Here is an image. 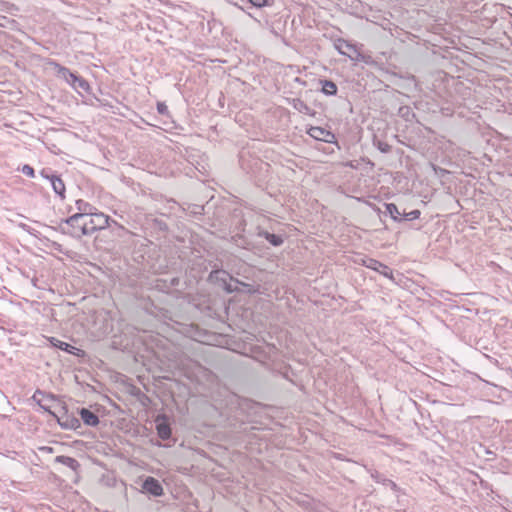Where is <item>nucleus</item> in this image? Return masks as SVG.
<instances>
[{
    "label": "nucleus",
    "mask_w": 512,
    "mask_h": 512,
    "mask_svg": "<svg viewBox=\"0 0 512 512\" xmlns=\"http://www.w3.org/2000/svg\"><path fill=\"white\" fill-rule=\"evenodd\" d=\"M90 211V205L85 204V207H79V212L66 219V224L69 228V234L73 237H81L83 235H90L87 224V211Z\"/></svg>",
    "instance_id": "1"
},
{
    "label": "nucleus",
    "mask_w": 512,
    "mask_h": 512,
    "mask_svg": "<svg viewBox=\"0 0 512 512\" xmlns=\"http://www.w3.org/2000/svg\"><path fill=\"white\" fill-rule=\"evenodd\" d=\"M108 220V216L103 213H93L91 206L90 211H87V224L90 234L96 230L104 229L108 225Z\"/></svg>",
    "instance_id": "2"
},
{
    "label": "nucleus",
    "mask_w": 512,
    "mask_h": 512,
    "mask_svg": "<svg viewBox=\"0 0 512 512\" xmlns=\"http://www.w3.org/2000/svg\"><path fill=\"white\" fill-rule=\"evenodd\" d=\"M66 83H69L72 88L80 95H84L89 92V84L88 82L74 73H69L66 75Z\"/></svg>",
    "instance_id": "3"
},
{
    "label": "nucleus",
    "mask_w": 512,
    "mask_h": 512,
    "mask_svg": "<svg viewBox=\"0 0 512 512\" xmlns=\"http://www.w3.org/2000/svg\"><path fill=\"white\" fill-rule=\"evenodd\" d=\"M361 264L369 269L375 270L386 277H391V270L388 266L372 258H361Z\"/></svg>",
    "instance_id": "4"
},
{
    "label": "nucleus",
    "mask_w": 512,
    "mask_h": 512,
    "mask_svg": "<svg viewBox=\"0 0 512 512\" xmlns=\"http://www.w3.org/2000/svg\"><path fill=\"white\" fill-rule=\"evenodd\" d=\"M142 488L145 492L150 493L153 496H161L163 494V488L160 482L154 477H147Z\"/></svg>",
    "instance_id": "5"
},
{
    "label": "nucleus",
    "mask_w": 512,
    "mask_h": 512,
    "mask_svg": "<svg viewBox=\"0 0 512 512\" xmlns=\"http://www.w3.org/2000/svg\"><path fill=\"white\" fill-rule=\"evenodd\" d=\"M40 396H42L41 393H36L34 394L33 398L35 400H37L39 402V405L46 411H48L50 414H52L58 421V423L60 425H62V423L60 422V418L58 417V415L56 414L54 408H55V405H56V402L53 400V399H49V398H40Z\"/></svg>",
    "instance_id": "6"
},
{
    "label": "nucleus",
    "mask_w": 512,
    "mask_h": 512,
    "mask_svg": "<svg viewBox=\"0 0 512 512\" xmlns=\"http://www.w3.org/2000/svg\"><path fill=\"white\" fill-rule=\"evenodd\" d=\"M308 133L314 139L324 142H331L334 138V135L330 131L322 127H311Z\"/></svg>",
    "instance_id": "7"
},
{
    "label": "nucleus",
    "mask_w": 512,
    "mask_h": 512,
    "mask_svg": "<svg viewBox=\"0 0 512 512\" xmlns=\"http://www.w3.org/2000/svg\"><path fill=\"white\" fill-rule=\"evenodd\" d=\"M156 429L159 437L163 440H166L171 436V429L165 416H158L156 418Z\"/></svg>",
    "instance_id": "8"
},
{
    "label": "nucleus",
    "mask_w": 512,
    "mask_h": 512,
    "mask_svg": "<svg viewBox=\"0 0 512 512\" xmlns=\"http://www.w3.org/2000/svg\"><path fill=\"white\" fill-rule=\"evenodd\" d=\"M80 415H81V419L83 420V422L86 425L96 426L99 422L98 417L94 413L89 411L88 409H85V408L81 409Z\"/></svg>",
    "instance_id": "9"
},
{
    "label": "nucleus",
    "mask_w": 512,
    "mask_h": 512,
    "mask_svg": "<svg viewBox=\"0 0 512 512\" xmlns=\"http://www.w3.org/2000/svg\"><path fill=\"white\" fill-rule=\"evenodd\" d=\"M47 179L50 181L54 191L62 196L63 193H64V182L62 181V179L58 178V177H47Z\"/></svg>",
    "instance_id": "10"
},
{
    "label": "nucleus",
    "mask_w": 512,
    "mask_h": 512,
    "mask_svg": "<svg viewBox=\"0 0 512 512\" xmlns=\"http://www.w3.org/2000/svg\"><path fill=\"white\" fill-rule=\"evenodd\" d=\"M322 92L326 95H335L337 92V86L332 81H322Z\"/></svg>",
    "instance_id": "11"
},
{
    "label": "nucleus",
    "mask_w": 512,
    "mask_h": 512,
    "mask_svg": "<svg viewBox=\"0 0 512 512\" xmlns=\"http://www.w3.org/2000/svg\"><path fill=\"white\" fill-rule=\"evenodd\" d=\"M386 213H388L394 220H398L401 215L397 206L393 203L386 204Z\"/></svg>",
    "instance_id": "12"
},
{
    "label": "nucleus",
    "mask_w": 512,
    "mask_h": 512,
    "mask_svg": "<svg viewBox=\"0 0 512 512\" xmlns=\"http://www.w3.org/2000/svg\"><path fill=\"white\" fill-rule=\"evenodd\" d=\"M266 239L271 243L273 244L274 246H278V245H281L283 240L280 236L278 235H275V234H269L267 233L266 235Z\"/></svg>",
    "instance_id": "13"
},
{
    "label": "nucleus",
    "mask_w": 512,
    "mask_h": 512,
    "mask_svg": "<svg viewBox=\"0 0 512 512\" xmlns=\"http://www.w3.org/2000/svg\"><path fill=\"white\" fill-rule=\"evenodd\" d=\"M65 351H66V353L74 354V355H77V356H83L84 355V351L83 350L78 349V348L73 347V346H70L67 343H66Z\"/></svg>",
    "instance_id": "14"
},
{
    "label": "nucleus",
    "mask_w": 512,
    "mask_h": 512,
    "mask_svg": "<svg viewBox=\"0 0 512 512\" xmlns=\"http://www.w3.org/2000/svg\"><path fill=\"white\" fill-rule=\"evenodd\" d=\"M249 2L257 8L269 5V0H249Z\"/></svg>",
    "instance_id": "15"
},
{
    "label": "nucleus",
    "mask_w": 512,
    "mask_h": 512,
    "mask_svg": "<svg viewBox=\"0 0 512 512\" xmlns=\"http://www.w3.org/2000/svg\"><path fill=\"white\" fill-rule=\"evenodd\" d=\"M78 466V463L75 459L66 457V467H70L73 470H76V467Z\"/></svg>",
    "instance_id": "16"
},
{
    "label": "nucleus",
    "mask_w": 512,
    "mask_h": 512,
    "mask_svg": "<svg viewBox=\"0 0 512 512\" xmlns=\"http://www.w3.org/2000/svg\"><path fill=\"white\" fill-rule=\"evenodd\" d=\"M22 172L29 177H34V169L29 165H24L22 167Z\"/></svg>",
    "instance_id": "17"
},
{
    "label": "nucleus",
    "mask_w": 512,
    "mask_h": 512,
    "mask_svg": "<svg viewBox=\"0 0 512 512\" xmlns=\"http://www.w3.org/2000/svg\"><path fill=\"white\" fill-rule=\"evenodd\" d=\"M166 109H167V107H166L165 104H163V103H159L158 104V111H159V113L164 114Z\"/></svg>",
    "instance_id": "18"
},
{
    "label": "nucleus",
    "mask_w": 512,
    "mask_h": 512,
    "mask_svg": "<svg viewBox=\"0 0 512 512\" xmlns=\"http://www.w3.org/2000/svg\"><path fill=\"white\" fill-rule=\"evenodd\" d=\"M420 215V212L418 210H414L412 212L409 213V216L412 218V219H416L418 218Z\"/></svg>",
    "instance_id": "19"
},
{
    "label": "nucleus",
    "mask_w": 512,
    "mask_h": 512,
    "mask_svg": "<svg viewBox=\"0 0 512 512\" xmlns=\"http://www.w3.org/2000/svg\"><path fill=\"white\" fill-rule=\"evenodd\" d=\"M299 105H300V107H298V106H295V107L298 108L300 111H302L303 108L305 109V111L308 110V107L303 102H299Z\"/></svg>",
    "instance_id": "20"
},
{
    "label": "nucleus",
    "mask_w": 512,
    "mask_h": 512,
    "mask_svg": "<svg viewBox=\"0 0 512 512\" xmlns=\"http://www.w3.org/2000/svg\"><path fill=\"white\" fill-rule=\"evenodd\" d=\"M76 204H77L78 208H79V207L84 208V207H85V204H88V203H87V202H84L83 200H78V201L76 202Z\"/></svg>",
    "instance_id": "21"
},
{
    "label": "nucleus",
    "mask_w": 512,
    "mask_h": 512,
    "mask_svg": "<svg viewBox=\"0 0 512 512\" xmlns=\"http://www.w3.org/2000/svg\"><path fill=\"white\" fill-rule=\"evenodd\" d=\"M54 345L59 347L60 349H63V347H62L63 343L59 340H57L56 343H54Z\"/></svg>",
    "instance_id": "22"
},
{
    "label": "nucleus",
    "mask_w": 512,
    "mask_h": 512,
    "mask_svg": "<svg viewBox=\"0 0 512 512\" xmlns=\"http://www.w3.org/2000/svg\"><path fill=\"white\" fill-rule=\"evenodd\" d=\"M226 289H227L229 292H231V291H233V290H234L230 284L226 287Z\"/></svg>",
    "instance_id": "23"
},
{
    "label": "nucleus",
    "mask_w": 512,
    "mask_h": 512,
    "mask_svg": "<svg viewBox=\"0 0 512 512\" xmlns=\"http://www.w3.org/2000/svg\"><path fill=\"white\" fill-rule=\"evenodd\" d=\"M62 459H63V457H62V456H58V457L56 458V460H57V461H62Z\"/></svg>",
    "instance_id": "24"
}]
</instances>
